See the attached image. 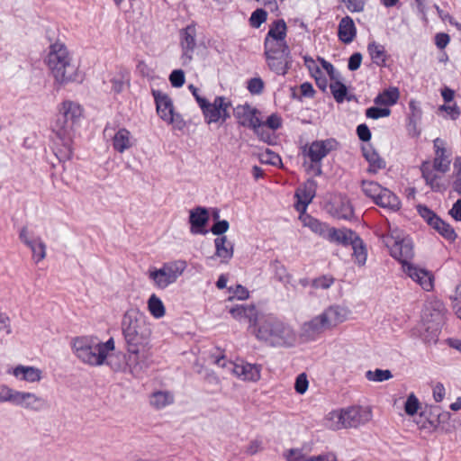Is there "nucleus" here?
I'll return each instance as SVG.
<instances>
[{"instance_id": "1", "label": "nucleus", "mask_w": 461, "mask_h": 461, "mask_svg": "<svg viewBox=\"0 0 461 461\" xmlns=\"http://www.w3.org/2000/svg\"><path fill=\"white\" fill-rule=\"evenodd\" d=\"M122 331L127 351L126 365L134 377H140L149 367L151 330L145 316L137 308L125 312Z\"/></svg>"}, {"instance_id": "2", "label": "nucleus", "mask_w": 461, "mask_h": 461, "mask_svg": "<svg viewBox=\"0 0 461 461\" xmlns=\"http://www.w3.org/2000/svg\"><path fill=\"white\" fill-rule=\"evenodd\" d=\"M381 239L390 250L391 256L401 262L405 274L420 285L423 290L433 289L434 277L432 274L410 263L414 256L413 243L402 230L389 223L387 233L382 235Z\"/></svg>"}, {"instance_id": "3", "label": "nucleus", "mask_w": 461, "mask_h": 461, "mask_svg": "<svg viewBox=\"0 0 461 461\" xmlns=\"http://www.w3.org/2000/svg\"><path fill=\"white\" fill-rule=\"evenodd\" d=\"M81 106L72 101H64L59 112L51 124L54 153L60 162L71 159L73 156L72 142L75 125L82 116Z\"/></svg>"}, {"instance_id": "4", "label": "nucleus", "mask_w": 461, "mask_h": 461, "mask_svg": "<svg viewBox=\"0 0 461 461\" xmlns=\"http://www.w3.org/2000/svg\"><path fill=\"white\" fill-rule=\"evenodd\" d=\"M249 330L258 341L275 348H291L297 339L292 326L271 314L260 315Z\"/></svg>"}, {"instance_id": "5", "label": "nucleus", "mask_w": 461, "mask_h": 461, "mask_svg": "<svg viewBox=\"0 0 461 461\" xmlns=\"http://www.w3.org/2000/svg\"><path fill=\"white\" fill-rule=\"evenodd\" d=\"M46 63L59 84L64 85L82 81L78 68L73 63L72 57L66 45L60 41L50 44Z\"/></svg>"}, {"instance_id": "6", "label": "nucleus", "mask_w": 461, "mask_h": 461, "mask_svg": "<svg viewBox=\"0 0 461 461\" xmlns=\"http://www.w3.org/2000/svg\"><path fill=\"white\" fill-rule=\"evenodd\" d=\"M209 361L217 366L227 369L243 381L257 382L260 379L261 366L249 363H233L225 358L219 351L217 355L209 357Z\"/></svg>"}, {"instance_id": "7", "label": "nucleus", "mask_w": 461, "mask_h": 461, "mask_svg": "<svg viewBox=\"0 0 461 461\" xmlns=\"http://www.w3.org/2000/svg\"><path fill=\"white\" fill-rule=\"evenodd\" d=\"M72 348L83 363L92 366H102L99 357L98 339L95 337L81 336L73 339Z\"/></svg>"}, {"instance_id": "8", "label": "nucleus", "mask_w": 461, "mask_h": 461, "mask_svg": "<svg viewBox=\"0 0 461 461\" xmlns=\"http://www.w3.org/2000/svg\"><path fill=\"white\" fill-rule=\"evenodd\" d=\"M338 142L334 139H326L322 140H315L309 147L303 149V154L308 157L312 162L311 167H316V175L321 174V161L330 151L337 149Z\"/></svg>"}, {"instance_id": "9", "label": "nucleus", "mask_w": 461, "mask_h": 461, "mask_svg": "<svg viewBox=\"0 0 461 461\" xmlns=\"http://www.w3.org/2000/svg\"><path fill=\"white\" fill-rule=\"evenodd\" d=\"M230 103L223 96H217L212 103L203 98V117L207 123L222 124L229 117Z\"/></svg>"}, {"instance_id": "10", "label": "nucleus", "mask_w": 461, "mask_h": 461, "mask_svg": "<svg viewBox=\"0 0 461 461\" xmlns=\"http://www.w3.org/2000/svg\"><path fill=\"white\" fill-rule=\"evenodd\" d=\"M443 306L438 303V308L435 309L434 313H431L432 320L428 321L426 318L428 316L429 308H426L423 313V320L426 322V328L421 334L422 340L429 345L435 344L438 341L439 333H440V325L443 321Z\"/></svg>"}, {"instance_id": "11", "label": "nucleus", "mask_w": 461, "mask_h": 461, "mask_svg": "<svg viewBox=\"0 0 461 461\" xmlns=\"http://www.w3.org/2000/svg\"><path fill=\"white\" fill-rule=\"evenodd\" d=\"M345 429H357L369 422L373 418L369 406H351L343 409Z\"/></svg>"}, {"instance_id": "12", "label": "nucleus", "mask_w": 461, "mask_h": 461, "mask_svg": "<svg viewBox=\"0 0 461 461\" xmlns=\"http://www.w3.org/2000/svg\"><path fill=\"white\" fill-rule=\"evenodd\" d=\"M179 41L182 49V65H188L193 59V54L196 48V28L194 24H189L179 31Z\"/></svg>"}, {"instance_id": "13", "label": "nucleus", "mask_w": 461, "mask_h": 461, "mask_svg": "<svg viewBox=\"0 0 461 461\" xmlns=\"http://www.w3.org/2000/svg\"><path fill=\"white\" fill-rule=\"evenodd\" d=\"M258 113V111L249 104L238 105L234 109V116L238 123L243 127L254 129L255 131L263 125Z\"/></svg>"}, {"instance_id": "14", "label": "nucleus", "mask_w": 461, "mask_h": 461, "mask_svg": "<svg viewBox=\"0 0 461 461\" xmlns=\"http://www.w3.org/2000/svg\"><path fill=\"white\" fill-rule=\"evenodd\" d=\"M349 313L350 311L347 307L335 304L328 307L320 314L328 330H332L346 321Z\"/></svg>"}, {"instance_id": "15", "label": "nucleus", "mask_w": 461, "mask_h": 461, "mask_svg": "<svg viewBox=\"0 0 461 461\" xmlns=\"http://www.w3.org/2000/svg\"><path fill=\"white\" fill-rule=\"evenodd\" d=\"M422 178L433 192H444L447 185L443 180V174L432 167L430 161H424L420 166Z\"/></svg>"}, {"instance_id": "16", "label": "nucleus", "mask_w": 461, "mask_h": 461, "mask_svg": "<svg viewBox=\"0 0 461 461\" xmlns=\"http://www.w3.org/2000/svg\"><path fill=\"white\" fill-rule=\"evenodd\" d=\"M433 145L435 149V158L431 162L432 167H434L438 173L445 174L450 168V153L445 148V141L440 138L435 139Z\"/></svg>"}, {"instance_id": "17", "label": "nucleus", "mask_w": 461, "mask_h": 461, "mask_svg": "<svg viewBox=\"0 0 461 461\" xmlns=\"http://www.w3.org/2000/svg\"><path fill=\"white\" fill-rule=\"evenodd\" d=\"M151 94L154 97L158 116L165 122L172 121L175 111L173 101L169 95L158 89H151Z\"/></svg>"}, {"instance_id": "18", "label": "nucleus", "mask_w": 461, "mask_h": 461, "mask_svg": "<svg viewBox=\"0 0 461 461\" xmlns=\"http://www.w3.org/2000/svg\"><path fill=\"white\" fill-rule=\"evenodd\" d=\"M328 328L324 323L321 314L315 316L312 320L305 321L300 330V338L303 341H312L316 339Z\"/></svg>"}, {"instance_id": "19", "label": "nucleus", "mask_w": 461, "mask_h": 461, "mask_svg": "<svg viewBox=\"0 0 461 461\" xmlns=\"http://www.w3.org/2000/svg\"><path fill=\"white\" fill-rule=\"evenodd\" d=\"M14 405L31 410L41 411L48 407L47 401L37 396L32 393L17 391Z\"/></svg>"}, {"instance_id": "20", "label": "nucleus", "mask_w": 461, "mask_h": 461, "mask_svg": "<svg viewBox=\"0 0 461 461\" xmlns=\"http://www.w3.org/2000/svg\"><path fill=\"white\" fill-rule=\"evenodd\" d=\"M356 236L357 233L350 229H337L328 225L323 239L327 240L330 243L347 247L350 242H352Z\"/></svg>"}, {"instance_id": "21", "label": "nucleus", "mask_w": 461, "mask_h": 461, "mask_svg": "<svg viewBox=\"0 0 461 461\" xmlns=\"http://www.w3.org/2000/svg\"><path fill=\"white\" fill-rule=\"evenodd\" d=\"M316 194V182L314 180H308L303 185L297 188L295 196L298 200L296 204L297 211L304 212L309 203Z\"/></svg>"}, {"instance_id": "22", "label": "nucleus", "mask_w": 461, "mask_h": 461, "mask_svg": "<svg viewBox=\"0 0 461 461\" xmlns=\"http://www.w3.org/2000/svg\"><path fill=\"white\" fill-rule=\"evenodd\" d=\"M357 36V27L353 19L347 15L343 17L338 27V37L346 44L351 43Z\"/></svg>"}, {"instance_id": "23", "label": "nucleus", "mask_w": 461, "mask_h": 461, "mask_svg": "<svg viewBox=\"0 0 461 461\" xmlns=\"http://www.w3.org/2000/svg\"><path fill=\"white\" fill-rule=\"evenodd\" d=\"M112 142L113 149L119 153H123L134 145L132 135L126 128H120L113 137Z\"/></svg>"}, {"instance_id": "24", "label": "nucleus", "mask_w": 461, "mask_h": 461, "mask_svg": "<svg viewBox=\"0 0 461 461\" xmlns=\"http://www.w3.org/2000/svg\"><path fill=\"white\" fill-rule=\"evenodd\" d=\"M267 65L278 75H285L291 63L290 54L266 55Z\"/></svg>"}, {"instance_id": "25", "label": "nucleus", "mask_w": 461, "mask_h": 461, "mask_svg": "<svg viewBox=\"0 0 461 461\" xmlns=\"http://www.w3.org/2000/svg\"><path fill=\"white\" fill-rule=\"evenodd\" d=\"M231 316L239 321H248L249 325L253 324L260 315L258 314L256 307L250 305H237L230 310Z\"/></svg>"}, {"instance_id": "26", "label": "nucleus", "mask_w": 461, "mask_h": 461, "mask_svg": "<svg viewBox=\"0 0 461 461\" xmlns=\"http://www.w3.org/2000/svg\"><path fill=\"white\" fill-rule=\"evenodd\" d=\"M215 256L221 263H228L233 257V245L225 236L218 237L214 240Z\"/></svg>"}, {"instance_id": "27", "label": "nucleus", "mask_w": 461, "mask_h": 461, "mask_svg": "<svg viewBox=\"0 0 461 461\" xmlns=\"http://www.w3.org/2000/svg\"><path fill=\"white\" fill-rule=\"evenodd\" d=\"M375 203L393 212L398 211L401 206L399 198L387 188L383 189Z\"/></svg>"}, {"instance_id": "28", "label": "nucleus", "mask_w": 461, "mask_h": 461, "mask_svg": "<svg viewBox=\"0 0 461 461\" xmlns=\"http://www.w3.org/2000/svg\"><path fill=\"white\" fill-rule=\"evenodd\" d=\"M13 374L15 377L27 382H38L41 379V371L34 366H17Z\"/></svg>"}, {"instance_id": "29", "label": "nucleus", "mask_w": 461, "mask_h": 461, "mask_svg": "<svg viewBox=\"0 0 461 461\" xmlns=\"http://www.w3.org/2000/svg\"><path fill=\"white\" fill-rule=\"evenodd\" d=\"M265 56L277 54H290V50L285 40H272L266 38L264 42Z\"/></svg>"}, {"instance_id": "30", "label": "nucleus", "mask_w": 461, "mask_h": 461, "mask_svg": "<svg viewBox=\"0 0 461 461\" xmlns=\"http://www.w3.org/2000/svg\"><path fill=\"white\" fill-rule=\"evenodd\" d=\"M174 402V395L167 391H156L149 396V403L157 410H160Z\"/></svg>"}, {"instance_id": "31", "label": "nucleus", "mask_w": 461, "mask_h": 461, "mask_svg": "<svg viewBox=\"0 0 461 461\" xmlns=\"http://www.w3.org/2000/svg\"><path fill=\"white\" fill-rule=\"evenodd\" d=\"M363 153L369 163L368 172L375 174L378 170L385 167V161L371 148L363 149Z\"/></svg>"}, {"instance_id": "32", "label": "nucleus", "mask_w": 461, "mask_h": 461, "mask_svg": "<svg viewBox=\"0 0 461 461\" xmlns=\"http://www.w3.org/2000/svg\"><path fill=\"white\" fill-rule=\"evenodd\" d=\"M324 426L331 430L345 429L343 409L330 411L324 418Z\"/></svg>"}, {"instance_id": "33", "label": "nucleus", "mask_w": 461, "mask_h": 461, "mask_svg": "<svg viewBox=\"0 0 461 461\" xmlns=\"http://www.w3.org/2000/svg\"><path fill=\"white\" fill-rule=\"evenodd\" d=\"M367 51L372 61L379 67L384 66L386 61V51L383 45L373 41L367 45Z\"/></svg>"}, {"instance_id": "34", "label": "nucleus", "mask_w": 461, "mask_h": 461, "mask_svg": "<svg viewBox=\"0 0 461 461\" xmlns=\"http://www.w3.org/2000/svg\"><path fill=\"white\" fill-rule=\"evenodd\" d=\"M187 264L185 260H173L166 262L162 265V267L167 274L168 278H172L174 282L183 274L186 268Z\"/></svg>"}, {"instance_id": "35", "label": "nucleus", "mask_w": 461, "mask_h": 461, "mask_svg": "<svg viewBox=\"0 0 461 461\" xmlns=\"http://www.w3.org/2000/svg\"><path fill=\"white\" fill-rule=\"evenodd\" d=\"M349 245L352 246L353 257L355 258L356 263L359 266H364L366 261L367 253L363 240L357 234Z\"/></svg>"}, {"instance_id": "36", "label": "nucleus", "mask_w": 461, "mask_h": 461, "mask_svg": "<svg viewBox=\"0 0 461 461\" xmlns=\"http://www.w3.org/2000/svg\"><path fill=\"white\" fill-rule=\"evenodd\" d=\"M149 278L152 280L155 285L159 289H165L169 285L175 283L172 278L167 277V274L162 267L159 269L150 270L149 272Z\"/></svg>"}, {"instance_id": "37", "label": "nucleus", "mask_w": 461, "mask_h": 461, "mask_svg": "<svg viewBox=\"0 0 461 461\" xmlns=\"http://www.w3.org/2000/svg\"><path fill=\"white\" fill-rule=\"evenodd\" d=\"M400 94L396 87H392L379 94L374 100L378 105H393L397 103Z\"/></svg>"}, {"instance_id": "38", "label": "nucleus", "mask_w": 461, "mask_h": 461, "mask_svg": "<svg viewBox=\"0 0 461 461\" xmlns=\"http://www.w3.org/2000/svg\"><path fill=\"white\" fill-rule=\"evenodd\" d=\"M286 23L284 20H277L272 23L266 38L272 40H285L286 37Z\"/></svg>"}, {"instance_id": "39", "label": "nucleus", "mask_w": 461, "mask_h": 461, "mask_svg": "<svg viewBox=\"0 0 461 461\" xmlns=\"http://www.w3.org/2000/svg\"><path fill=\"white\" fill-rule=\"evenodd\" d=\"M148 308L150 314L157 319L163 317L166 313L162 301L154 294L148 300Z\"/></svg>"}, {"instance_id": "40", "label": "nucleus", "mask_w": 461, "mask_h": 461, "mask_svg": "<svg viewBox=\"0 0 461 461\" xmlns=\"http://www.w3.org/2000/svg\"><path fill=\"white\" fill-rule=\"evenodd\" d=\"M302 221L304 226L308 227L312 231L323 238L328 224L321 222L310 215L302 217Z\"/></svg>"}, {"instance_id": "41", "label": "nucleus", "mask_w": 461, "mask_h": 461, "mask_svg": "<svg viewBox=\"0 0 461 461\" xmlns=\"http://www.w3.org/2000/svg\"><path fill=\"white\" fill-rule=\"evenodd\" d=\"M361 188L363 193L375 203L384 187L381 186L377 182L363 180Z\"/></svg>"}, {"instance_id": "42", "label": "nucleus", "mask_w": 461, "mask_h": 461, "mask_svg": "<svg viewBox=\"0 0 461 461\" xmlns=\"http://www.w3.org/2000/svg\"><path fill=\"white\" fill-rule=\"evenodd\" d=\"M304 59V65L310 71L311 75L315 78L317 86L322 89L325 90V84L322 86L321 85V80H322V72L321 68H319L317 62L311 57L305 56L303 58Z\"/></svg>"}, {"instance_id": "43", "label": "nucleus", "mask_w": 461, "mask_h": 461, "mask_svg": "<svg viewBox=\"0 0 461 461\" xmlns=\"http://www.w3.org/2000/svg\"><path fill=\"white\" fill-rule=\"evenodd\" d=\"M32 253V259L39 263L43 260L46 257V244L42 241V240L39 237L34 239L32 242V245L28 246Z\"/></svg>"}, {"instance_id": "44", "label": "nucleus", "mask_w": 461, "mask_h": 461, "mask_svg": "<svg viewBox=\"0 0 461 461\" xmlns=\"http://www.w3.org/2000/svg\"><path fill=\"white\" fill-rule=\"evenodd\" d=\"M189 222L193 234H202V206H196L190 212Z\"/></svg>"}, {"instance_id": "45", "label": "nucleus", "mask_w": 461, "mask_h": 461, "mask_svg": "<svg viewBox=\"0 0 461 461\" xmlns=\"http://www.w3.org/2000/svg\"><path fill=\"white\" fill-rule=\"evenodd\" d=\"M432 228L438 230L439 234L448 240H454L456 237L454 229L440 218L435 220V223L432 225Z\"/></svg>"}, {"instance_id": "46", "label": "nucleus", "mask_w": 461, "mask_h": 461, "mask_svg": "<svg viewBox=\"0 0 461 461\" xmlns=\"http://www.w3.org/2000/svg\"><path fill=\"white\" fill-rule=\"evenodd\" d=\"M339 77H337L335 80H332L330 85V88L334 99L338 103H342L346 99L348 89L347 86L339 80Z\"/></svg>"}, {"instance_id": "47", "label": "nucleus", "mask_w": 461, "mask_h": 461, "mask_svg": "<svg viewBox=\"0 0 461 461\" xmlns=\"http://www.w3.org/2000/svg\"><path fill=\"white\" fill-rule=\"evenodd\" d=\"M366 377L368 381L384 382L391 379L393 377V374L388 369L383 370L377 368L375 371L368 370L366 373Z\"/></svg>"}, {"instance_id": "48", "label": "nucleus", "mask_w": 461, "mask_h": 461, "mask_svg": "<svg viewBox=\"0 0 461 461\" xmlns=\"http://www.w3.org/2000/svg\"><path fill=\"white\" fill-rule=\"evenodd\" d=\"M453 177L452 188L461 195V156L455 158Z\"/></svg>"}, {"instance_id": "49", "label": "nucleus", "mask_w": 461, "mask_h": 461, "mask_svg": "<svg viewBox=\"0 0 461 461\" xmlns=\"http://www.w3.org/2000/svg\"><path fill=\"white\" fill-rule=\"evenodd\" d=\"M259 160L263 164L272 166H278L282 162L280 156L268 149L259 154Z\"/></svg>"}, {"instance_id": "50", "label": "nucleus", "mask_w": 461, "mask_h": 461, "mask_svg": "<svg viewBox=\"0 0 461 461\" xmlns=\"http://www.w3.org/2000/svg\"><path fill=\"white\" fill-rule=\"evenodd\" d=\"M114 340L113 338H110L106 342L98 341L99 349H97V351H99V357L103 365L105 363L109 352L114 350Z\"/></svg>"}, {"instance_id": "51", "label": "nucleus", "mask_w": 461, "mask_h": 461, "mask_svg": "<svg viewBox=\"0 0 461 461\" xmlns=\"http://www.w3.org/2000/svg\"><path fill=\"white\" fill-rule=\"evenodd\" d=\"M17 391L5 384H0V403L11 402L14 405Z\"/></svg>"}, {"instance_id": "52", "label": "nucleus", "mask_w": 461, "mask_h": 461, "mask_svg": "<svg viewBox=\"0 0 461 461\" xmlns=\"http://www.w3.org/2000/svg\"><path fill=\"white\" fill-rule=\"evenodd\" d=\"M420 409V401L414 393H411L404 403V411L409 416H413Z\"/></svg>"}, {"instance_id": "53", "label": "nucleus", "mask_w": 461, "mask_h": 461, "mask_svg": "<svg viewBox=\"0 0 461 461\" xmlns=\"http://www.w3.org/2000/svg\"><path fill=\"white\" fill-rule=\"evenodd\" d=\"M350 13H362L365 10L366 0H339Z\"/></svg>"}, {"instance_id": "54", "label": "nucleus", "mask_w": 461, "mask_h": 461, "mask_svg": "<svg viewBox=\"0 0 461 461\" xmlns=\"http://www.w3.org/2000/svg\"><path fill=\"white\" fill-rule=\"evenodd\" d=\"M284 456L286 461H308L309 459V456L300 448H291L285 452Z\"/></svg>"}, {"instance_id": "55", "label": "nucleus", "mask_w": 461, "mask_h": 461, "mask_svg": "<svg viewBox=\"0 0 461 461\" xmlns=\"http://www.w3.org/2000/svg\"><path fill=\"white\" fill-rule=\"evenodd\" d=\"M267 17V14L263 9H257L254 11L250 16L249 23L250 25L254 28H258L260 25L266 22Z\"/></svg>"}, {"instance_id": "56", "label": "nucleus", "mask_w": 461, "mask_h": 461, "mask_svg": "<svg viewBox=\"0 0 461 461\" xmlns=\"http://www.w3.org/2000/svg\"><path fill=\"white\" fill-rule=\"evenodd\" d=\"M415 422L420 429H425L427 431H433L437 428L436 421L429 420L423 413L419 415Z\"/></svg>"}, {"instance_id": "57", "label": "nucleus", "mask_w": 461, "mask_h": 461, "mask_svg": "<svg viewBox=\"0 0 461 461\" xmlns=\"http://www.w3.org/2000/svg\"><path fill=\"white\" fill-rule=\"evenodd\" d=\"M390 113L391 111L389 108L370 107L366 111V116L374 120L387 117Z\"/></svg>"}, {"instance_id": "58", "label": "nucleus", "mask_w": 461, "mask_h": 461, "mask_svg": "<svg viewBox=\"0 0 461 461\" xmlns=\"http://www.w3.org/2000/svg\"><path fill=\"white\" fill-rule=\"evenodd\" d=\"M185 79V73L182 69H175L169 75V82L176 88L183 86Z\"/></svg>"}, {"instance_id": "59", "label": "nucleus", "mask_w": 461, "mask_h": 461, "mask_svg": "<svg viewBox=\"0 0 461 461\" xmlns=\"http://www.w3.org/2000/svg\"><path fill=\"white\" fill-rule=\"evenodd\" d=\"M229 292L233 294L231 297H230V299L237 298L239 300H246L249 296V290L241 285L230 287Z\"/></svg>"}, {"instance_id": "60", "label": "nucleus", "mask_w": 461, "mask_h": 461, "mask_svg": "<svg viewBox=\"0 0 461 461\" xmlns=\"http://www.w3.org/2000/svg\"><path fill=\"white\" fill-rule=\"evenodd\" d=\"M417 209L420 215L432 227L438 217L427 206L419 205Z\"/></svg>"}, {"instance_id": "61", "label": "nucleus", "mask_w": 461, "mask_h": 461, "mask_svg": "<svg viewBox=\"0 0 461 461\" xmlns=\"http://www.w3.org/2000/svg\"><path fill=\"white\" fill-rule=\"evenodd\" d=\"M309 382L305 373L300 374L295 380L294 389L300 393L303 394L308 389Z\"/></svg>"}, {"instance_id": "62", "label": "nucleus", "mask_w": 461, "mask_h": 461, "mask_svg": "<svg viewBox=\"0 0 461 461\" xmlns=\"http://www.w3.org/2000/svg\"><path fill=\"white\" fill-rule=\"evenodd\" d=\"M333 283V277L329 276H322L321 277L315 278L312 281V286L315 288L328 289Z\"/></svg>"}, {"instance_id": "63", "label": "nucleus", "mask_w": 461, "mask_h": 461, "mask_svg": "<svg viewBox=\"0 0 461 461\" xmlns=\"http://www.w3.org/2000/svg\"><path fill=\"white\" fill-rule=\"evenodd\" d=\"M264 82L259 77L251 78L248 83V89L251 94L258 95L263 91Z\"/></svg>"}, {"instance_id": "64", "label": "nucleus", "mask_w": 461, "mask_h": 461, "mask_svg": "<svg viewBox=\"0 0 461 461\" xmlns=\"http://www.w3.org/2000/svg\"><path fill=\"white\" fill-rule=\"evenodd\" d=\"M229 222L226 220L217 221L211 228V231L214 235H221L229 230Z\"/></svg>"}]
</instances>
